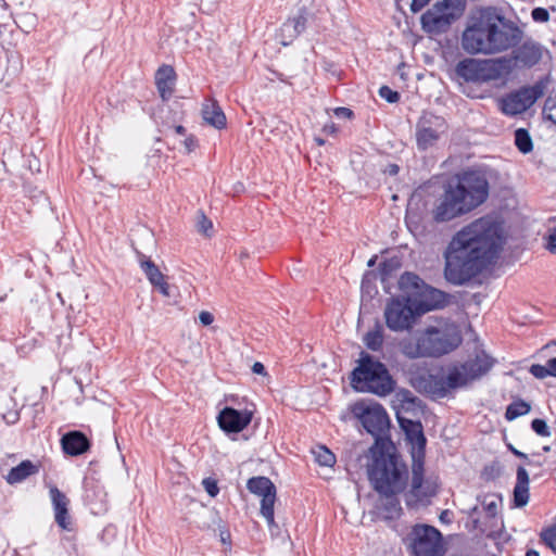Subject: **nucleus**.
Masks as SVG:
<instances>
[{"label":"nucleus","instance_id":"1","mask_svg":"<svg viewBox=\"0 0 556 556\" xmlns=\"http://www.w3.org/2000/svg\"><path fill=\"white\" fill-rule=\"evenodd\" d=\"M505 243L502 223L483 216L460 228L444 252V278L454 286H465L482 274L498 257Z\"/></svg>","mask_w":556,"mask_h":556},{"label":"nucleus","instance_id":"2","mask_svg":"<svg viewBox=\"0 0 556 556\" xmlns=\"http://www.w3.org/2000/svg\"><path fill=\"white\" fill-rule=\"evenodd\" d=\"M521 31L505 23L495 9L485 8L471 15L462 35V48L469 54H495L519 43Z\"/></svg>","mask_w":556,"mask_h":556},{"label":"nucleus","instance_id":"3","mask_svg":"<svg viewBox=\"0 0 556 556\" xmlns=\"http://www.w3.org/2000/svg\"><path fill=\"white\" fill-rule=\"evenodd\" d=\"M489 195V184L483 175L465 173L457 184H448L432 208L437 223L450 222L482 204Z\"/></svg>","mask_w":556,"mask_h":556},{"label":"nucleus","instance_id":"4","mask_svg":"<svg viewBox=\"0 0 556 556\" xmlns=\"http://www.w3.org/2000/svg\"><path fill=\"white\" fill-rule=\"evenodd\" d=\"M460 330L453 323L429 326L399 342L401 353L409 358H437L454 351L462 343Z\"/></svg>","mask_w":556,"mask_h":556},{"label":"nucleus","instance_id":"5","mask_svg":"<svg viewBox=\"0 0 556 556\" xmlns=\"http://www.w3.org/2000/svg\"><path fill=\"white\" fill-rule=\"evenodd\" d=\"M368 478L381 495H395L405 488L407 469L394 455L381 453L368 466Z\"/></svg>","mask_w":556,"mask_h":556},{"label":"nucleus","instance_id":"6","mask_svg":"<svg viewBox=\"0 0 556 556\" xmlns=\"http://www.w3.org/2000/svg\"><path fill=\"white\" fill-rule=\"evenodd\" d=\"M351 384L356 391L386 396L393 392L395 382L380 361L362 353L357 367L352 371Z\"/></svg>","mask_w":556,"mask_h":556},{"label":"nucleus","instance_id":"7","mask_svg":"<svg viewBox=\"0 0 556 556\" xmlns=\"http://www.w3.org/2000/svg\"><path fill=\"white\" fill-rule=\"evenodd\" d=\"M418 430L409 435L415 440L413 451V465H412V483L410 490L407 495V504L415 505L421 503L437 493V482L433 479L424 478V450L426 445V438L421 431L420 424L417 425Z\"/></svg>","mask_w":556,"mask_h":556},{"label":"nucleus","instance_id":"8","mask_svg":"<svg viewBox=\"0 0 556 556\" xmlns=\"http://www.w3.org/2000/svg\"><path fill=\"white\" fill-rule=\"evenodd\" d=\"M509 70V61L465 59L457 63L455 72L466 81L485 83L498 79Z\"/></svg>","mask_w":556,"mask_h":556},{"label":"nucleus","instance_id":"9","mask_svg":"<svg viewBox=\"0 0 556 556\" xmlns=\"http://www.w3.org/2000/svg\"><path fill=\"white\" fill-rule=\"evenodd\" d=\"M465 0H442L421 15L422 28L432 34L448 29L465 11Z\"/></svg>","mask_w":556,"mask_h":556},{"label":"nucleus","instance_id":"10","mask_svg":"<svg viewBox=\"0 0 556 556\" xmlns=\"http://www.w3.org/2000/svg\"><path fill=\"white\" fill-rule=\"evenodd\" d=\"M413 556H443L442 534L434 527L416 525L409 534Z\"/></svg>","mask_w":556,"mask_h":556},{"label":"nucleus","instance_id":"11","mask_svg":"<svg viewBox=\"0 0 556 556\" xmlns=\"http://www.w3.org/2000/svg\"><path fill=\"white\" fill-rule=\"evenodd\" d=\"M458 375L451 370L446 377H439L428 371L412 372L409 382L414 389L434 397H443L451 390L459 388L457 384Z\"/></svg>","mask_w":556,"mask_h":556},{"label":"nucleus","instance_id":"12","mask_svg":"<svg viewBox=\"0 0 556 556\" xmlns=\"http://www.w3.org/2000/svg\"><path fill=\"white\" fill-rule=\"evenodd\" d=\"M546 90V83L540 80L530 87H522L501 100V109L506 115H517L527 111L534 102L543 97Z\"/></svg>","mask_w":556,"mask_h":556},{"label":"nucleus","instance_id":"13","mask_svg":"<svg viewBox=\"0 0 556 556\" xmlns=\"http://www.w3.org/2000/svg\"><path fill=\"white\" fill-rule=\"evenodd\" d=\"M447 130L445 119L431 113L424 114L416 128V142L419 150H428L437 144Z\"/></svg>","mask_w":556,"mask_h":556},{"label":"nucleus","instance_id":"14","mask_svg":"<svg viewBox=\"0 0 556 556\" xmlns=\"http://www.w3.org/2000/svg\"><path fill=\"white\" fill-rule=\"evenodd\" d=\"M248 490L261 496V514L266 519L269 529H277L274 518V505L276 501V486L267 477H253L247 483Z\"/></svg>","mask_w":556,"mask_h":556},{"label":"nucleus","instance_id":"15","mask_svg":"<svg viewBox=\"0 0 556 556\" xmlns=\"http://www.w3.org/2000/svg\"><path fill=\"white\" fill-rule=\"evenodd\" d=\"M353 413L361 419L367 432L376 438L381 437L389 428L390 420L388 414L379 404H356Z\"/></svg>","mask_w":556,"mask_h":556},{"label":"nucleus","instance_id":"16","mask_svg":"<svg viewBox=\"0 0 556 556\" xmlns=\"http://www.w3.org/2000/svg\"><path fill=\"white\" fill-rule=\"evenodd\" d=\"M388 328L392 331L409 330L415 323L414 312L405 300L393 299L384 308Z\"/></svg>","mask_w":556,"mask_h":556},{"label":"nucleus","instance_id":"17","mask_svg":"<svg viewBox=\"0 0 556 556\" xmlns=\"http://www.w3.org/2000/svg\"><path fill=\"white\" fill-rule=\"evenodd\" d=\"M477 501L480 503V506H473L468 511V516L472 520L476 529L483 530V526L489 523L491 526L494 525L502 504V497L498 494L492 493L478 496Z\"/></svg>","mask_w":556,"mask_h":556},{"label":"nucleus","instance_id":"18","mask_svg":"<svg viewBox=\"0 0 556 556\" xmlns=\"http://www.w3.org/2000/svg\"><path fill=\"white\" fill-rule=\"evenodd\" d=\"M492 366L493 361L491 357L481 353L473 359H469L452 370L454 374L458 375L457 384L460 388L486 374Z\"/></svg>","mask_w":556,"mask_h":556},{"label":"nucleus","instance_id":"19","mask_svg":"<svg viewBox=\"0 0 556 556\" xmlns=\"http://www.w3.org/2000/svg\"><path fill=\"white\" fill-rule=\"evenodd\" d=\"M252 420V413L250 410H237L232 407H225L218 414L217 421L226 432H240Z\"/></svg>","mask_w":556,"mask_h":556},{"label":"nucleus","instance_id":"20","mask_svg":"<svg viewBox=\"0 0 556 556\" xmlns=\"http://www.w3.org/2000/svg\"><path fill=\"white\" fill-rule=\"evenodd\" d=\"M50 498L54 509L55 522L64 530L70 529L68 504L70 501L56 486L50 488Z\"/></svg>","mask_w":556,"mask_h":556},{"label":"nucleus","instance_id":"21","mask_svg":"<svg viewBox=\"0 0 556 556\" xmlns=\"http://www.w3.org/2000/svg\"><path fill=\"white\" fill-rule=\"evenodd\" d=\"M61 444L64 453L72 456L84 454L90 446L87 437L80 431H71L64 434Z\"/></svg>","mask_w":556,"mask_h":556},{"label":"nucleus","instance_id":"22","mask_svg":"<svg viewBox=\"0 0 556 556\" xmlns=\"http://www.w3.org/2000/svg\"><path fill=\"white\" fill-rule=\"evenodd\" d=\"M140 267L146 274L150 283L159 288L163 295L169 296V286L165 281L164 275L160 271L159 267L151 260L146 258L143 255H141L140 258Z\"/></svg>","mask_w":556,"mask_h":556},{"label":"nucleus","instance_id":"23","mask_svg":"<svg viewBox=\"0 0 556 556\" xmlns=\"http://www.w3.org/2000/svg\"><path fill=\"white\" fill-rule=\"evenodd\" d=\"M542 58L541 47L534 42H525L514 51V59L517 64L532 66Z\"/></svg>","mask_w":556,"mask_h":556},{"label":"nucleus","instance_id":"24","mask_svg":"<svg viewBox=\"0 0 556 556\" xmlns=\"http://www.w3.org/2000/svg\"><path fill=\"white\" fill-rule=\"evenodd\" d=\"M175 78L176 74L172 66L163 65L157 70L155 84L163 100L170 98L174 90Z\"/></svg>","mask_w":556,"mask_h":556},{"label":"nucleus","instance_id":"25","mask_svg":"<svg viewBox=\"0 0 556 556\" xmlns=\"http://www.w3.org/2000/svg\"><path fill=\"white\" fill-rule=\"evenodd\" d=\"M529 473L525 467L517 468V482L514 488V503L517 507H523L529 502Z\"/></svg>","mask_w":556,"mask_h":556},{"label":"nucleus","instance_id":"26","mask_svg":"<svg viewBox=\"0 0 556 556\" xmlns=\"http://www.w3.org/2000/svg\"><path fill=\"white\" fill-rule=\"evenodd\" d=\"M202 117L204 122L217 129L226 126V116L214 100H206L202 105Z\"/></svg>","mask_w":556,"mask_h":556},{"label":"nucleus","instance_id":"27","mask_svg":"<svg viewBox=\"0 0 556 556\" xmlns=\"http://www.w3.org/2000/svg\"><path fill=\"white\" fill-rule=\"evenodd\" d=\"M37 472L38 467L35 464H33L30 460H24L10 470L7 476V481L10 484L18 483Z\"/></svg>","mask_w":556,"mask_h":556},{"label":"nucleus","instance_id":"28","mask_svg":"<svg viewBox=\"0 0 556 556\" xmlns=\"http://www.w3.org/2000/svg\"><path fill=\"white\" fill-rule=\"evenodd\" d=\"M384 498L381 505V514L386 520H393L402 513V507L397 498L393 495H383Z\"/></svg>","mask_w":556,"mask_h":556},{"label":"nucleus","instance_id":"29","mask_svg":"<svg viewBox=\"0 0 556 556\" xmlns=\"http://www.w3.org/2000/svg\"><path fill=\"white\" fill-rule=\"evenodd\" d=\"M530 409H531V406L527 402L521 401V400L515 401L508 405L506 413H505V417L508 420H514L520 416L528 414L530 412Z\"/></svg>","mask_w":556,"mask_h":556},{"label":"nucleus","instance_id":"30","mask_svg":"<svg viewBox=\"0 0 556 556\" xmlns=\"http://www.w3.org/2000/svg\"><path fill=\"white\" fill-rule=\"evenodd\" d=\"M515 143L519 151L525 154L532 151V139L529 132L523 128H519L515 131Z\"/></svg>","mask_w":556,"mask_h":556},{"label":"nucleus","instance_id":"31","mask_svg":"<svg viewBox=\"0 0 556 556\" xmlns=\"http://www.w3.org/2000/svg\"><path fill=\"white\" fill-rule=\"evenodd\" d=\"M313 453L316 462L321 466L331 467L336 463L334 454L326 446H318Z\"/></svg>","mask_w":556,"mask_h":556},{"label":"nucleus","instance_id":"32","mask_svg":"<svg viewBox=\"0 0 556 556\" xmlns=\"http://www.w3.org/2000/svg\"><path fill=\"white\" fill-rule=\"evenodd\" d=\"M366 346L371 351H379L383 343V334L380 329H376L366 333L364 338Z\"/></svg>","mask_w":556,"mask_h":556},{"label":"nucleus","instance_id":"33","mask_svg":"<svg viewBox=\"0 0 556 556\" xmlns=\"http://www.w3.org/2000/svg\"><path fill=\"white\" fill-rule=\"evenodd\" d=\"M292 23L288 20L280 28V34L282 38V45L287 46L289 42H291L293 39H295L300 31L295 27H292Z\"/></svg>","mask_w":556,"mask_h":556},{"label":"nucleus","instance_id":"34","mask_svg":"<svg viewBox=\"0 0 556 556\" xmlns=\"http://www.w3.org/2000/svg\"><path fill=\"white\" fill-rule=\"evenodd\" d=\"M543 114L546 119L556 125V98L548 97L545 100Z\"/></svg>","mask_w":556,"mask_h":556},{"label":"nucleus","instance_id":"35","mask_svg":"<svg viewBox=\"0 0 556 556\" xmlns=\"http://www.w3.org/2000/svg\"><path fill=\"white\" fill-rule=\"evenodd\" d=\"M307 11L305 9L299 10V13L290 18L289 21L292 23V27H295L300 34L305 29L307 23Z\"/></svg>","mask_w":556,"mask_h":556},{"label":"nucleus","instance_id":"36","mask_svg":"<svg viewBox=\"0 0 556 556\" xmlns=\"http://www.w3.org/2000/svg\"><path fill=\"white\" fill-rule=\"evenodd\" d=\"M531 428L532 430L538 434V435H541V437H551V431H549V427L547 426V424L545 422V420L543 419H534L532 420L531 422Z\"/></svg>","mask_w":556,"mask_h":556},{"label":"nucleus","instance_id":"37","mask_svg":"<svg viewBox=\"0 0 556 556\" xmlns=\"http://www.w3.org/2000/svg\"><path fill=\"white\" fill-rule=\"evenodd\" d=\"M379 96L387 100L389 103H395L400 99V94L396 91H393L388 86H382L379 89Z\"/></svg>","mask_w":556,"mask_h":556},{"label":"nucleus","instance_id":"38","mask_svg":"<svg viewBox=\"0 0 556 556\" xmlns=\"http://www.w3.org/2000/svg\"><path fill=\"white\" fill-rule=\"evenodd\" d=\"M197 228H198L199 232H201L205 236H210L208 231L213 228V225H212V222L210 219H207L204 214L201 213L199 215Z\"/></svg>","mask_w":556,"mask_h":556},{"label":"nucleus","instance_id":"39","mask_svg":"<svg viewBox=\"0 0 556 556\" xmlns=\"http://www.w3.org/2000/svg\"><path fill=\"white\" fill-rule=\"evenodd\" d=\"M530 372L538 379H543L547 376H551L547 363L545 365H532L530 367Z\"/></svg>","mask_w":556,"mask_h":556},{"label":"nucleus","instance_id":"40","mask_svg":"<svg viewBox=\"0 0 556 556\" xmlns=\"http://www.w3.org/2000/svg\"><path fill=\"white\" fill-rule=\"evenodd\" d=\"M396 399L403 404L414 405L416 397L408 390H400L396 392Z\"/></svg>","mask_w":556,"mask_h":556},{"label":"nucleus","instance_id":"41","mask_svg":"<svg viewBox=\"0 0 556 556\" xmlns=\"http://www.w3.org/2000/svg\"><path fill=\"white\" fill-rule=\"evenodd\" d=\"M531 15L535 22H540V23L547 22L549 18L548 11L544 8L533 9Z\"/></svg>","mask_w":556,"mask_h":556},{"label":"nucleus","instance_id":"42","mask_svg":"<svg viewBox=\"0 0 556 556\" xmlns=\"http://www.w3.org/2000/svg\"><path fill=\"white\" fill-rule=\"evenodd\" d=\"M202 484H203L205 491L210 494V496L214 497L217 495L219 489H218L215 480H213L211 478H206L202 481Z\"/></svg>","mask_w":556,"mask_h":556},{"label":"nucleus","instance_id":"43","mask_svg":"<svg viewBox=\"0 0 556 556\" xmlns=\"http://www.w3.org/2000/svg\"><path fill=\"white\" fill-rule=\"evenodd\" d=\"M199 320L202 325L208 326L214 321V316L207 311H202L199 314Z\"/></svg>","mask_w":556,"mask_h":556},{"label":"nucleus","instance_id":"44","mask_svg":"<svg viewBox=\"0 0 556 556\" xmlns=\"http://www.w3.org/2000/svg\"><path fill=\"white\" fill-rule=\"evenodd\" d=\"M429 1L430 0H412L410 10L414 13H417L422 10L429 3Z\"/></svg>","mask_w":556,"mask_h":556},{"label":"nucleus","instance_id":"45","mask_svg":"<svg viewBox=\"0 0 556 556\" xmlns=\"http://www.w3.org/2000/svg\"><path fill=\"white\" fill-rule=\"evenodd\" d=\"M336 115L339 117H346L350 118L352 116V111L348 108H338L334 111Z\"/></svg>","mask_w":556,"mask_h":556},{"label":"nucleus","instance_id":"46","mask_svg":"<svg viewBox=\"0 0 556 556\" xmlns=\"http://www.w3.org/2000/svg\"><path fill=\"white\" fill-rule=\"evenodd\" d=\"M252 371L256 375H266L265 366L260 362L253 364Z\"/></svg>","mask_w":556,"mask_h":556},{"label":"nucleus","instance_id":"47","mask_svg":"<svg viewBox=\"0 0 556 556\" xmlns=\"http://www.w3.org/2000/svg\"><path fill=\"white\" fill-rule=\"evenodd\" d=\"M547 365L551 376L556 377V357L548 359Z\"/></svg>","mask_w":556,"mask_h":556},{"label":"nucleus","instance_id":"48","mask_svg":"<svg viewBox=\"0 0 556 556\" xmlns=\"http://www.w3.org/2000/svg\"><path fill=\"white\" fill-rule=\"evenodd\" d=\"M386 172L390 175H396L399 173V166L396 164L388 165Z\"/></svg>","mask_w":556,"mask_h":556},{"label":"nucleus","instance_id":"49","mask_svg":"<svg viewBox=\"0 0 556 556\" xmlns=\"http://www.w3.org/2000/svg\"><path fill=\"white\" fill-rule=\"evenodd\" d=\"M185 146L188 151H191L194 147V139L192 137H189L185 140Z\"/></svg>","mask_w":556,"mask_h":556},{"label":"nucleus","instance_id":"50","mask_svg":"<svg viewBox=\"0 0 556 556\" xmlns=\"http://www.w3.org/2000/svg\"><path fill=\"white\" fill-rule=\"evenodd\" d=\"M514 454L520 458H523L527 460V465H531V462L529 460L528 456L517 450H513Z\"/></svg>","mask_w":556,"mask_h":556},{"label":"nucleus","instance_id":"51","mask_svg":"<svg viewBox=\"0 0 556 556\" xmlns=\"http://www.w3.org/2000/svg\"><path fill=\"white\" fill-rule=\"evenodd\" d=\"M547 249L549 250L551 253L556 254V241H552L551 239H548Z\"/></svg>","mask_w":556,"mask_h":556},{"label":"nucleus","instance_id":"52","mask_svg":"<svg viewBox=\"0 0 556 556\" xmlns=\"http://www.w3.org/2000/svg\"><path fill=\"white\" fill-rule=\"evenodd\" d=\"M548 239L556 241V227L549 229Z\"/></svg>","mask_w":556,"mask_h":556},{"label":"nucleus","instance_id":"53","mask_svg":"<svg viewBox=\"0 0 556 556\" xmlns=\"http://www.w3.org/2000/svg\"><path fill=\"white\" fill-rule=\"evenodd\" d=\"M175 131H176V134H178V135H181V136H182V135H185L186 129H185V127H184V126L178 125V126H176V127H175Z\"/></svg>","mask_w":556,"mask_h":556},{"label":"nucleus","instance_id":"54","mask_svg":"<svg viewBox=\"0 0 556 556\" xmlns=\"http://www.w3.org/2000/svg\"><path fill=\"white\" fill-rule=\"evenodd\" d=\"M526 556H540L536 551L530 549L526 553Z\"/></svg>","mask_w":556,"mask_h":556},{"label":"nucleus","instance_id":"55","mask_svg":"<svg viewBox=\"0 0 556 556\" xmlns=\"http://www.w3.org/2000/svg\"><path fill=\"white\" fill-rule=\"evenodd\" d=\"M404 278H405V276H403V277H402V279H404ZM406 278H407V279H409V280H410V279H414V280H417V279H418V277H417V276H414V275H410V274H406Z\"/></svg>","mask_w":556,"mask_h":556},{"label":"nucleus","instance_id":"56","mask_svg":"<svg viewBox=\"0 0 556 556\" xmlns=\"http://www.w3.org/2000/svg\"><path fill=\"white\" fill-rule=\"evenodd\" d=\"M435 294H437L439 298H441V299H443V298H444V294H443L442 292H440V291H435Z\"/></svg>","mask_w":556,"mask_h":556},{"label":"nucleus","instance_id":"57","mask_svg":"<svg viewBox=\"0 0 556 556\" xmlns=\"http://www.w3.org/2000/svg\"><path fill=\"white\" fill-rule=\"evenodd\" d=\"M446 514H447V511H443V513L441 514V516H440L441 520L446 519V516H445Z\"/></svg>","mask_w":556,"mask_h":556},{"label":"nucleus","instance_id":"58","mask_svg":"<svg viewBox=\"0 0 556 556\" xmlns=\"http://www.w3.org/2000/svg\"><path fill=\"white\" fill-rule=\"evenodd\" d=\"M446 514H447V511H443V513L441 514V516H440L441 520L446 519V516H445Z\"/></svg>","mask_w":556,"mask_h":556},{"label":"nucleus","instance_id":"59","mask_svg":"<svg viewBox=\"0 0 556 556\" xmlns=\"http://www.w3.org/2000/svg\"><path fill=\"white\" fill-rule=\"evenodd\" d=\"M375 264V258L368 261V266H372Z\"/></svg>","mask_w":556,"mask_h":556},{"label":"nucleus","instance_id":"60","mask_svg":"<svg viewBox=\"0 0 556 556\" xmlns=\"http://www.w3.org/2000/svg\"><path fill=\"white\" fill-rule=\"evenodd\" d=\"M1 4H2L3 8L8 7V4H7V2L4 0H1Z\"/></svg>","mask_w":556,"mask_h":556},{"label":"nucleus","instance_id":"61","mask_svg":"<svg viewBox=\"0 0 556 556\" xmlns=\"http://www.w3.org/2000/svg\"><path fill=\"white\" fill-rule=\"evenodd\" d=\"M1 4H2L3 8L8 7V4H7V2L4 0H1Z\"/></svg>","mask_w":556,"mask_h":556},{"label":"nucleus","instance_id":"62","mask_svg":"<svg viewBox=\"0 0 556 556\" xmlns=\"http://www.w3.org/2000/svg\"><path fill=\"white\" fill-rule=\"evenodd\" d=\"M318 144H324V140L323 139H318Z\"/></svg>","mask_w":556,"mask_h":556}]
</instances>
